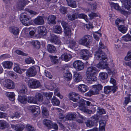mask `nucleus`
Here are the masks:
<instances>
[{"label":"nucleus","instance_id":"f257e3e1","mask_svg":"<svg viewBox=\"0 0 131 131\" xmlns=\"http://www.w3.org/2000/svg\"><path fill=\"white\" fill-rule=\"evenodd\" d=\"M95 58L100 61L97 65V67L99 68L104 69L107 67V65L104 62L107 60L106 55L105 54L99 49L96 51L94 53Z\"/></svg>","mask_w":131,"mask_h":131},{"label":"nucleus","instance_id":"f03ea898","mask_svg":"<svg viewBox=\"0 0 131 131\" xmlns=\"http://www.w3.org/2000/svg\"><path fill=\"white\" fill-rule=\"evenodd\" d=\"M98 71L96 68L95 67L91 66L87 68L86 74L88 82L92 83L93 82L96 81L97 78L95 75Z\"/></svg>","mask_w":131,"mask_h":131},{"label":"nucleus","instance_id":"7ed1b4c3","mask_svg":"<svg viewBox=\"0 0 131 131\" xmlns=\"http://www.w3.org/2000/svg\"><path fill=\"white\" fill-rule=\"evenodd\" d=\"M78 104L80 110L88 114H90L92 113L91 110L86 108L85 107V105H90L91 102L89 101L81 99L79 102Z\"/></svg>","mask_w":131,"mask_h":131},{"label":"nucleus","instance_id":"20e7f679","mask_svg":"<svg viewBox=\"0 0 131 131\" xmlns=\"http://www.w3.org/2000/svg\"><path fill=\"white\" fill-rule=\"evenodd\" d=\"M92 41V37L89 35H85L79 41V43L85 46H88Z\"/></svg>","mask_w":131,"mask_h":131},{"label":"nucleus","instance_id":"39448f33","mask_svg":"<svg viewBox=\"0 0 131 131\" xmlns=\"http://www.w3.org/2000/svg\"><path fill=\"white\" fill-rule=\"evenodd\" d=\"M20 19L22 23L26 26L30 25L32 23V21L31 20V19L24 13L21 14Z\"/></svg>","mask_w":131,"mask_h":131},{"label":"nucleus","instance_id":"423d86ee","mask_svg":"<svg viewBox=\"0 0 131 131\" xmlns=\"http://www.w3.org/2000/svg\"><path fill=\"white\" fill-rule=\"evenodd\" d=\"M40 70V68L39 66H35L30 67L27 70L26 72V76L28 77H32L35 76L37 73V69Z\"/></svg>","mask_w":131,"mask_h":131},{"label":"nucleus","instance_id":"0eeeda50","mask_svg":"<svg viewBox=\"0 0 131 131\" xmlns=\"http://www.w3.org/2000/svg\"><path fill=\"white\" fill-rule=\"evenodd\" d=\"M28 85L30 88L36 89L40 86V83L39 81L31 79L28 81Z\"/></svg>","mask_w":131,"mask_h":131},{"label":"nucleus","instance_id":"6e6552de","mask_svg":"<svg viewBox=\"0 0 131 131\" xmlns=\"http://www.w3.org/2000/svg\"><path fill=\"white\" fill-rule=\"evenodd\" d=\"M73 66L75 69L78 71L82 70L84 67V63L79 60L74 61L73 63Z\"/></svg>","mask_w":131,"mask_h":131},{"label":"nucleus","instance_id":"1a4fd4ad","mask_svg":"<svg viewBox=\"0 0 131 131\" xmlns=\"http://www.w3.org/2000/svg\"><path fill=\"white\" fill-rule=\"evenodd\" d=\"M3 83L4 87L9 89H13L15 87L13 81L9 79H6L3 82Z\"/></svg>","mask_w":131,"mask_h":131},{"label":"nucleus","instance_id":"9d476101","mask_svg":"<svg viewBox=\"0 0 131 131\" xmlns=\"http://www.w3.org/2000/svg\"><path fill=\"white\" fill-rule=\"evenodd\" d=\"M117 89L116 86H105L104 88V92L106 94L109 93L111 92H113V93L116 91Z\"/></svg>","mask_w":131,"mask_h":131},{"label":"nucleus","instance_id":"9b49d317","mask_svg":"<svg viewBox=\"0 0 131 131\" xmlns=\"http://www.w3.org/2000/svg\"><path fill=\"white\" fill-rule=\"evenodd\" d=\"M89 56V51L86 49H83L81 52V57L84 60L88 59Z\"/></svg>","mask_w":131,"mask_h":131},{"label":"nucleus","instance_id":"f8f14e48","mask_svg":"<svg viewBox=\"0 0 131 131\" xmlns=\"http://www.w3.org/2000/svg\"><path fill=\"white\" fill-rule=\"evenodd\" d=\"M69 97L70 100L74 102H77L79 98V95L74 92L70 93L69 94Z\"/></svg>","mask_w":131,"mask_h":131},{"label":"nucleus","instance_id":"ddd939ff","mask_svg":"<svg viewBox=\"0 0 131 131\" xmlns=\"http://www.w3.org/2000/svg\"><path fill=\"white\" fill-rule=\"evenodd\" d=\"M38 34L40 37L45 36L47 31L46 28L44 26H41L38 27Z\"/></svg>","mask_w":131,"mask_h":131},{"label":"nucleus","instance_id":"4468645a","mask_svg":"<svg viewBox=\"0 0 131 131\" xmlns=\"http://www.w3.org/2000/svg\"><path fill=\"white\" fill-rule=\"evenodd\" d=\"M34 22L35 24L38 25H42L44 24V19L41 16H38L35 18Z\"/></svg>","mask_w":131,"mask_h":131},{"label":"nucleus","instance_id":"2eb2a0df","mask_svg":"<svg viewBox=\"0 0 131 131\" xmlns=\"http://www.w3.org/2000/svg\"><path fill=\"white\" fill-rule=\"evenodd\" d=\"M27 91V89L26 85L23 84H21L20 88L18 89V92L19 93L21 94H25Z\"/></svg>","mask_w":131,"mask_h":131},{"label":"nucleus","instance_id":"dca6fc26","mask_svg":"<svg viewBox=\"0 0 131 131\" xmlns=\"http://www.w3.org/2000/svg\"><path fill=\"white\" fill-rule=\"evenodd\" d=\"M30 110L32 112L34 113L35 116H37L40 113V107L38 106H33Z\"/></svg>","mask_w":131,"mask_h":131},{"label":"nucleus","instance_id":"f3484780","mask_svg":"<svg viewBox=\"0 0 131 131\" xmlns=\"http://www.w3.org/2000/svg\"><path fill=\"white\" fill-rule=\"evenodd\" d=\"M82 77L81 75L79 73L77 72L74 73V76L73 77L74 80L76 82H78L82 80Z\"/></svg>","mask_w":131,"mask_h":131},{"label":"nucleus","instance_id":"a211bd4d","mask_svg":"<svg viewBox=\"0 0 131 131\" xmlns=\"http://www.w3.org/2000/svg\"><path fill=\"white\" fill-rule=\"evenodd\" d=\"M9 31L14 35H17L19 33V29L18 28L14 26H12L9 28Z\"/></svg>","mask_w":131,"mask_h":131},{"label":"nucleus","instance_id":"6ab92c4d","mask_svg":"<svg viewBox=\"0 0 131 131\" xmlns=\"http://www.w3.org/2000/svg\"><path fill=\"white\" fill-rule=\"evenodd\" d=\"M100 91L93 86L92 90H90L87 93L88 96H90L93 95L97 94H99Z\"/></svg>","mask_w":131,"mask_h":131},{"label":"nucleus","instance_id":"aec40b11","mask_svg":"<svg viewBox=\"0 0 131 131\" xmlns=\"http://www.w3.org/2000/svg\"><path fill=\"white\" fill-rule=\"evenodd\" d=\"M68 18L70 20H73L78 18V15L75 13L70 12L67 15Z\"/></svg>","mask_w":131,"mask_h":131},{"label":"nucleus","instance_id":"412c9836","mask_svg":"<svg viewBox=\"0 0 131 131\" xmlns=\"http://www.w3.org/2000/svg\"><path fill=\"white\" fill-rule=\"evenodd\" d=\"M53 30L55 33L59 34H61L62 33V28L59 25H57L54 26Z\"/></svg>","mask_w":131,"mask_h":131},{"label":"nucleus","instance_id":"4be33fe9","mask_svg":"<svg viewBox=\"0 0 131 131\" xmlns=\"http://www.w3.org/2000/svg\"><path fill=\"white\" fill-rule=\"evenodd\" d=\"M56 17L53 15L49 16L48 19V23L50 25H52V24H55L56 22L55 21Z\"/></svg>","mask_w":131,"mask_h":131},{"label":"nucleus","instance_id":"5701e85b","mask_svg":"<svg viewBox=\"0 0 131 131\" xmlns=\"http://www.w3.org/2000/svg\"><path fill=\"white\" fill-rule=\"evenodd\" d=\"M61 58L62 60L68 61L72 58V57L71 54L64 53L61 55Z\"/></svg>","mask_w":131,"mask_h":131},{"label":"nucleus","instance_id":"b1692460","mask_svg":"<svg viewBox=\"0 0 131 131\" xmlns=\"http://www.w3.org/2000/svg\"><path fill=\"white\" fill-rule=\"evenodd\" d=\"M47 49L49 52L51 53H54L57 51L55 47L51 44H48L47 45Z\"/></svg>","mask_w":131,"mask_h":131},{"label":"nucleus","instance_id":"393cba45","mask_svg":"<svg viewBox=\"0 0 131 131\" xmlns=\"http://www.w3.org/2000/svg\"><path fill=\"white\" fill-rule=\"evenodd\" d=\"M35 97L36 103L38 102H41L43 100V96L40 93H36Z\"/></svg>","mask_w":131,"mask_h":131},{"label":"nucleus","instance_id":"a878e982","mask_svg":"<svg viewBox=\"0 0 131 131\" xmlns=\"http://www.w3.org/2000/svg\"><path fill=\"white\" fill-rule=\"evenodd\" d=\"M2 64L5 68L10 69L11 68L13 63L11 61H8L3 62Z\"/></svg>","mask_w":131,"mask_h":131},{"label":"nucleus","instance_id":"bb28decb","mask_svg":"<svg viewBox=\"0 0 131 131\" xmlns=\"http://www.w3.org/2000/svg\"><path fill=\"white\" fill-rule=\"evenodd\" d=\"M50 41L51 42L58 44H60L61 42L60 40L56 35L52 36Z\"/></svg>","mask_w":131,"mask_h":131},{"label":"nucleus","instance_id":"cd10ccee","mask_svg":"<svg viewBox=\"0 0 131 131\" xmlns=\"http://www.w3.org/2000/svg\"><path fill=\"white\" fill-rule=\"evenodd\" d=\"M6 95L11 101H13L15 100V95L14 92H6Z\"/></svg>","mask_w":131,"mask_h":131},{"label":"nucleus","instance_id":"c85d7f7f","mask_svg":"<svg viewBox=\"0 0 131 131\" xmlns=\"http://www.w3.org/2000/svg\"><path fill=\"white\" fill-rule=\"evenodd\" d=\"M8 123L4 120H0V129H4L8 127Z\"/></svg>","mask_w":131,"mask_h":131},{"label":"nucleus","instance_id":"c756f323","mask_svg":"<svg viewBox=\"0 0 131 131\" xmlns=\"http://www.w3.org/2000/svg\"><path fill=\"white\" fill-rule=\"evenodd\" d=\"M78 88L79 91L83 92H85L88 90V88L87 86L83 84L79 85Z\"/></svg>","mask_w":131,"mask_h":131},{"label":"nucleus","instance_id":"7c9ffc66","mask_svg":"<svg viewBox=\"0 0 131 131\" xmlns=\"http://www.w3.org/2000/svg\"><path fill=\"white\" fill-rule=\"evenodd\" d=\"M66 118L69 120H73L76 117V113H69L66 116Z\"/></svg>","mask_w":131,"mask_h":131},{"label":"nucleus","instance_id":"2f4dec72","mask_svg":"<svg viewBox=\"0 0 131 131\" xmlns=\"http://www.w3.org/2000/svg\"><path fill=\"white\" fill-rule=\"evenodd\" d=\"M30 43L34 47L37 49H39L40 47V42L38 40L32 41L30 42Z\"/></svg>","mask_w":131,"mask_h":131},{"label":"nucleus","instance_id":"473e14b6","mask_svg":"<svg viewBox=\"0 0 131 131\" xmlns=\"http://www.w3.org/2000/svg\"><path fill=\"white\" fill-rule=\"evenodd\" d=\"M124 2L123 4L125 8L128 10L130 9L131 7V1H128V0H124Z\"/></svg>","mask_w":131,"mask_h":131},{"label":"nucleus","instance_id":"72a5a7b5","mask_svg":"<svg viewBox=\"0 0 131 131\" xmlns=\"http://www.w3.org/2000/svg\"><path fill=\"white\" fill-rule=\"evenodd\" d=\"M43 123L48 128H51L52 123L50 120L45 119L43 120Z\"/></svg>","mask_w":131,"mask_h":131},{"label":"nucleus","instance_id":"f704fd0d","mask_svg":"<svg viewBox=\"0 0 131 131\" xmlns=\"http://www.w3.org/2000/svg\"><path fill=\"white\" fill-rule=\"evenodd\" d=\"M52 94L53 93L52 92L48 93L45 94V96L47 100V103L45 102H44L45 104L48 105L50 104L49 99L52 96Z\"/></svg>","mask_w":131,"mask_h":131},{"label":"nucleus","instance_id":"c9c22d12","mask_svg":"<svg viewBox=\"0 0 131 131\" xmlns=\"http://www.w3.org/2000/svg\"><path fill=\"white\" fill-rule=\"evenodd\" d=\"M68 5L72 7H76L77 5L75 2L71 0H66Z\"/></svg>","mask_w":131,"mask_h":131},{"label":"nucleus","instance_id":"e433bc0d","mask_svg":"<svg viewBox=\"0 0 131 131\" xmlns=\"http://www.w3.org/2000/svg\"><path fill=\"white\" fill-rule=\"evenodd\" d=\"M51 102L54 105L59 106L60 103V101L56 97L53 96L51 100Z\"/></svg>","mask_w":131,"mask_h":131},{"label":"nucleus","instance_id":"4c0bfd02","mask_svg":"<svg viewBox=\"0 0 131 131\" xmlns=\"http://www.w3.org/2000/svg\"><path fill=\"white\" fill-rule=\"evenodd\" d=\"M64 29V32L65 35L70 37L71 35V29L69 27L66 28Z\"/></svg>","mask_w":131,"mask_h":131},{"label":"nucleus","instance_id":"58836bf2","mask_svg":"<svg viewBox=\"0 0 131 131\" xmlns=\"http://www.w3.org/2000/svg\"><path fill=\"white\" fill-rule=\"evenodd\" d=\"M18 100L21 103H25L27 102V99L25 96H20L18 97Z\"/></svg>","mask_w":131,"mask_h":131},{"label":"nucleus","instance_id":"ea45409f","mask_svg":"<svg viewBox=\"0 0 131 131\" xmlns=\"http://www.w3.org/2000/svg\"><path fill=\"white\" fill-rule=\"evenodd\" d=\"M25 128L24 125L21 124H19L16 125L15 130L16 131H22Z\"/></svg>","mask_w":131,"mask_h":131},{"label":"nucleus","instance_id":"a19ab883","mask_svg":"<svg viewBox=\"0 0 131 131\" xmlns=\"http://www.w3.org/2000/svg\"><path fill=\"white\" fill-rule=\"evenodd\" d=\"M118 29L119 30L123 33H125L127 30V28L126 27L121 25L118 26Z\"/></svg>","mask_w":131,"mask_h":131},{"label":"nucleus","instance_id":"79ce46f5","mask_svg":"<svg viewBox=\"0 0 131 131\" xmlns=\"http://www.w3.org/2000/svg\"><path fill=\"white\" fill-rule=\"evenodd\" d=\"M64 78L67 80H70L72 78L71 74L69 72L65 73L64 74Z\"/></svg>","mask_w":131,"mask_h":131},{"label":"nucleus","instance_id":"37998d69","mask_svg":"<svg viewBox=\"0 0 131 131\" xmlns=\"http://www.w3.org/2000/svg\"><path fill=\"white\" fill-rule=\"evenodd\" d=\"M99 75L101 79L102 80L106 79L108 77V75L107 73L105 72H101L99 74Z\"/></svg>","mask_w":131,"mask_h":131},{"label":"nucleus","instance_id":"c03bdc74","mask_svg":"<svg viewBox=\"0 0 131 131\" xmlns=\"http://www.w3.org/2000/svg\"><path fill=\"white\" fill-rule=\"evenodd\" d=\"M42 113L43 116L47 117L49 115L48 110L45 107H43L42 108Z\"/></svg>","mask_w":131,"mask_h":131},{"label":"nucleus","instance_id":"a18cd8bd","mask_svg":"<svg viewBox=\"0 0 131 131\" xmlns=\"http://www.w3.org/2000/svg\"><path fill=\"white\" fill-rule=\"evenodd\" d=\"M122 39L126 41H131V36L129 34H127L122 37Z\"/></svg>","mask_w":131,"mask_h":131},{"label":"nucleus","instance_id":"49530a36","mask_svg":"<svg viewBox=\"0 0 131 131\" xmlns=\"http://www.w3.org/2000/svg\"><path fill=\"white\" fill-rule=\"evenodd\" d=\"M11 44L10 43L9 40L7 39H6L4 43L2 45V47H11Z\"/></svg>","mask_w":131,"mask_h":131},{"label":"nucleus","instance_id":"de8ad7c7","mask_svg":"<svg viewBox=\"0 0 131 131\" xmlns=\"http://www.w3.org/2000/svg\"><path fill=\"white\" fill-rule=\"evenodd\" d=\"M85 123L86 126L88 127H91L93 126L94 125V123L93 121L90 120H88L86 121L85 122Z\"/></svg>","mask_w":131,"mask_h":131},{"label":"nucleus","instance_id":"09e8293b","mask_svg":"<svg viewBox=\"0 0 131 131\" xmlns=\"http://www.w3.org/2000/svg\"><path fill=\"white\" fill-rule=\"evenodd\" d=\"M84 19L87 22L88 21L87 16L84 14H81L78 15V17Z\"/></svg>","mask_w":131,"mask_h":131},{"label":"nucleus","instance_id":"8fccbe9b","mask_svg":"<svg viewBox=\"0 0 131 131\" xmlns=\"http://www.w3.org/2000/svg\"><path fill=\"white\" fill-rule=\"evenodd\" d=\"M28 101L30 103H36L35 97H29L28 98Z\"/></svg>","mask_w":131,"mask_h":131},{"label":"nucleus","instance_id":"3c124183","mask_svg":"<svg viewBox=\"0 0 131 131\" xmlns=\"http://www.w3.org/2000/svg\"><path fill=\"white\" fill-rule=\"evenodd\" d=\"M25 62L28 64H30L31 63L33 64L35 63V62L34 61L33 59L32 58L30 57L27 58L25 60Z\"/></svg>","mask_w":131,"mask_h":131},{"label":"nucleus","instance_id":"603ef678","mask_svg":"<svg viewBox=\"0 0 131 131\" xmlns=\"http://www.w3.org/2000/svg\"><path fill=\"white\" fill-rule=\"evenodd\" d=\"M131 101V95H129L127 97H125L124 101V104L127 105L129 102Z\"/></svg>","mask_w":131,"mask_h":131},{"label":"nucleus","instance_id":"864d4df0","mask_svg":"<svg viewBox=\"0 0 131 131\" xmlns=\"http://www.w3.org/2000/svg\"><path fill=\"white\" fill-rule=\"evenodd\" d=\"M97 112L98 113L100 114H105V112L104 110L100 107L98 108Z\"/></svg>","mask_w":131,"mask_h":131},{"label":"nucleus","instance_id":"5fc2aeb1","mask_svg":"<svg viewBox=\"0 0 131 131\" xmlns=\"http://www.w3.org/2000/svg\"><path fill=\"white\" fill-rule=\"evenodd\" d=\"M110 5L113 7L114 8L117 10H119L120 8L117 4L114 3L113 2H111Z\"/></svg>","mask_w":131,"mask_h":131},{"label":"nucleus","instance_id":"6e6d98bb","mask_svg":"<svg viewBox=\"0 0 131 131\" xmlns=\"http://www.w3.org/2000/svg\"><path fill=\"white\" fill-rule=\"evenodd\" d=\"M23 7L21 2L19 0L17 2V4L16 5V7L19 9H21Z\"/></svg>","mask_w":131,"mask_h":131},{"label":"nucleus","instance_id":"4d7b16f0","mask_svg":"<svg viewBox=\"0 0 131 131\" xmlns=\"http://www.w3.org/2000/svg\"><path fill=\"white\" fill-rule=\"evenodd\" d=\"M60 12L62 14H65L67 13V8L64 7H61L60 9Z\"/></svg>","mask_w":131,"mask_h":131},{"label":"nucleus","instance_id":"13d9d810","mask_svg":"<svg viewBox=\"0 0 131 131\" xmlns=\"http://www.w3.org/2000/svg\"><path fill=\"white\" fill-rule=\"evenodd\" d=\"M58 89H56L54 90V94L55 95L57 96L62 99L63 98V96L60 94V93L58 92Z\"/></svg>","mask_w":131,"mask_h":131},{"label":"nucleus","instance_id":"bf43d9fd","mask_svg":"<svg viewBox=\"0 0 131 131\" xmlns=\"http://www.w3.org/2000/svg\"><path fill=\"white\" fill-rule=\"evenodd\" d=\"M14 70L15 72L19 73V67L18 64L16 63H15V67L14 68Z\"/></svg>","mask_w":131,"mask_h":131},{"label":"nucleus","instance_id":"052dcab7","mask_svg":"<svg viewBox=\"0 0 131 131\" xmlns=\"http://www.w3.org/2000/svg\"><path fill=\"white\" fill-rule=\"evenodd\" d=\"M69 43L70 47L71 48L74 47L76 44V42L73 40H70Z\"/></svg>","mask_w":131,"mask_h":131},{"label":"nucleus","instance_id":"680f3d73","mask_svg":"<svg viewBox=\"0 0 131 131\" xmlns=\"http://www.w3.org/2000/svg\"><path fill=\"white\" fill-rule=\"evenodd\" d=\"M15 52L17 54L23 56H27L28 55L27 54L24 53L22 51L19 50H17Z\"/></svg>","mask_w":131,"mask_h":131},{"label":"nucleus","instance_id":"e2e57ef3","mask_svg":"<svg viewBox=\"0 0 131 131\" xmlns=\"http://www.w3.org/2000/svg\"><path fill=\"white\" fill-rule=\"evenodd\" d=\"M26 128L27 131H35L34 127L29 125L26 126Z\"/></svg>","mask_w":131,"mask_h":131},{"label":"nucleus","instance_id":"0e129e2a","mask_svg":"<svg viewBox=\"0 0 131 131\" xmlns=\"http://www.w3.org/2000/svg\"><path fill=\"white\" fill-rule=\"evenodd\" d=\"M125 60L126 61H129L131 60V52H129L127 56L125 58Z\"/></svg>","mask_w":131,"mask_h":131},{"label":"nucleus","instance_id":"69168bd1","mask_svg":"<svg viewBox=\"0 0 131 131\" xmlns=\"http://www.w3.org/2000/svg\"><path fill=\"white\" fill-rule=\"evenodd\" d=\"M45 74L49 78L51 79L52 78V77L51 73L46 70L45 71Z\"/></svg>","mask_w":131,"mask_h":131},{"label":"nucleus","instance_id":"338daca9","mask_svg":"<svg viewBox=\"0 0 131 131\" xmlns=\"http://www.w3.org/2000/svg\"><path fill=\"white\" fill-rule=\"evenodd\" d=\"M93 86L100 91L103 88V86L101 84L95 85Z\"/></svg>","mask_w":131,"mask_h":131},{"label":"nucleus","instance_id":"774afa93","mask_svg":"<svg viewBox=\"0 0 131 131\" xmlns=\"http://www.w3.org/2000/svg\"><path fill=\"white\" fill-rule=\"evenodd\" d=\"M23 7L28 4L30 2L27 0H20Z\"/></svg>","mask_w":131,"mask_h":131}]
</instances>
